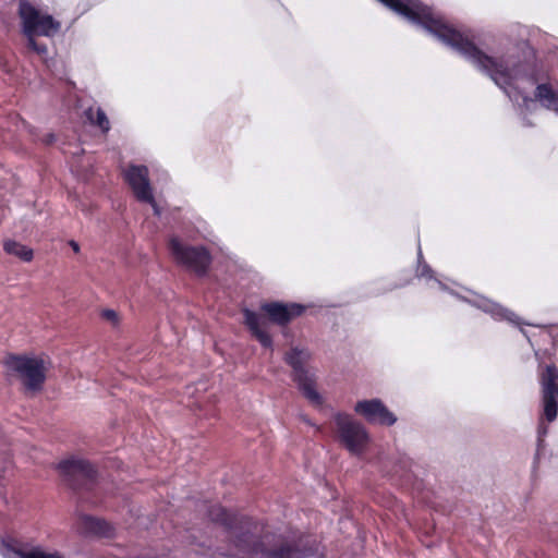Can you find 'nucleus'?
<instances>
[{"instance_id":"1","label":"nucleus","mask_w":558,"mask_h":558,"mask_svg":"<svg viewBox=\"0 0 558 558\" xmlns=\"http://www.w3.org/2000/svg\"><path fill=\"white\" fill-rule=\"evenodd\" d=\"M208 519L219 526L216 551L227 558H254L259 556L265 533L264 527L247 519L230 518L220 507H208Z\"/></svg>"},{"instance_id":"2","label":"nucleus","mask_w":558,"mask_h":558,"mask_svg":"<svg viewBox=\"0 0 558 558\" xmlns=\"http://www.w3.org/2000/svg\"><path fill=\"white\" fill-rule=\"evenodd\" d=\"M4 365L19 380L27 396L43 392L51 368V359L45 352L27 351L7 355Z\"/></svg>"},{"instance_id":"3","label":"nucleus","mask_w":558,"mask_h":558,"mask_svg":"<svg viewBox=\"0 0 558 558\" xmlns=\"http://www.w3.org/2000/svg\"><path fill=\"white\" fill-rule=\"evenodd\" d=\"M19 15L22 20L23 33L27 37V46L38 54L46 52V47L39 46L35 39L36 35L51 36L60 27L51 15H41L31 3L21 1Z\"/></svg>"},{"instance_id":"4","label":"nucleus","mask_w":558,"mask_h":558,"mask_svg":"<svg viewBox=\"0 0 558 558\" xmlns=\"http://www.w3.org/2000/svg\"><path fill=\"white\" fill-rule=\"evenodd\" d=\"M312 354L307 349L293 347L284 354V361L293 369V379L299 389L314 404L320 405L323 398L316 390V379L305 364L311 360Z\"/></svg>"},{"instance_id":"5","label":"nucleus","mask_w":558,"mask_h":558,"mask_svg":"<svg viewBox=\"0 0 558 558\" xmlns=\"http://www.w3.org/2000/svg\"><path fill=\"white\" fill-rule=\"evenodd\" d=\"M337 439L350 453L362 456L369 445L371 438L365 427L348 415L337 414Z\"/></svg>"},{"instance_id":"6","label":"nucleus","mask_w":558,"mask_h":558,"mask_svg":"<svg viewBox=\"0 0 558 558\" xmlns=\"http://www.w3.org/2000/svg\"><path fill=\"white\" fill-rule=\"evenodd\" d=\"M168 245L177 264L187 267L197 275L207 272L211 264V256L204 246L186 245L175 235L170 236Z\"/></svg>"},{"instance_id":"7","label":"nucleus","mask_w":558,"mask_h":558,"mask_svg":"<svg viewBox=\"0 0 558 558\" xmlns=\"http://www.w3.org/2000/svg\"><path fill=\"white\" fill-rule=\"evenodd\" d=\"M259 558H303L305 553L294 543L268 531Z\"/></svg>"},{"instance_id":"8","label":"nucleus","mask_w":558,"mask_h":558,"mask_svg":"<svg viewBox=\"0 0 558 558\" xmlns=\"http://www.w3.org/2000/svg\"><path fill=\"white\" fill-rule=\"evenodd\" d=\"M123 174L135 197L141 202L150 204L158 215L159 209L148 180V169L145 166H130L124 170Z\"/></svg>"},{"instance_id":"9","label":"nucleus","mask_w":558,"mask_h":558,"mask_svg":"<svg viewBox=\"0 0 558 558\" xmlns=\"http://www.w3.org/2000/svg\"><path fill=\"white\" fill-rule=\"evenodd\" d=\"M56 471L64 480L72 482L77 478L94 481L97 476L95 468L84 459L69 457L54 465Z\"/></svg>"},{"instance_id":"10","label":"nucleus","mask_w":558,"mask_h":558,"mask_svg":"<svg viewBox=\"0 0 558 558\" xmlns=\"http://www.w3.org/2000/svg\"><path fill=\"white\" fill-rule=\"evenodd\" d=\"M354 410L357 414L364 416L369 423L391 425L396 417L379 400L359 401Z\"/></svg>"},{"instance_id":"11","label":"nucleus","mask_w":558,"mask_h":558,"mask_svg":"<svg viewBox=\"0 0 558 558\" xmlns=\"http://www.w3.org/2000/svg\"><path fill=\"white\" fill-rule=\"evenodd\" d=\"M76 529L85 535L107 538L116 536V527L110 522L88 514H80L77 517Z\"/></svg>"},{"instance_id":"12","label":"nucleus","mask_w":558,"mask_h":558,"mask_svg":"<svg viewBox=\"0 0 558 558\" xmlns=\"http://www.w3.org/2000/svg\"><path fill=\"white\" fill-rule=\"evenodd\" d=\"M260 310L268 315L270 322L278 325L288 324L293 317L300 316L303 312L301 305H286L279 302L264 303L260 305Z\"/></svg>"},{"instance_id":"13","label":"nucleus","mask_w":558,"mask_h":558,"mask_svg":"<svg viewBox=\"0 0 558 558\" xmlns=\"http://www.w3.org/2000/svg\"><path fill=\"white\" fill-rule=\"evenodd\" d=\"M244 325L248 328L251 335L265 348L272 347L271 336L267 331V320L257 313L243 308Z\"/></svg>"},{"instance_id":"14","label":"nucleus","mask_w":558,"mask_h":558,"mask_svg":"<svg viewBox=\"0 0 558 558\" xmlns=\"http://www.w3.org/2000/svg\"><path fill=\"white\" fill-rule=\"evenodd\" d=\"M4 558H63L58 551H47L40 547L23 549L5 545L2 550Z\"/></svg>"},{"instance_id":"15","label":"nucleus","mask_w":558,"mask_h":558,"mask_svg":"<svg viewBox=\"0 0 558 558\" xmlns=\"http://www.w3.org/2000/svg\"><path fill=\"white\" fill-rule=\"evenodd\" d=\"M3 250L7 254L12 255L26 263L32 262L34 258L33 248L14 240L4 241Z\"/></svg>"},{"instance_id":"16","label":"nucleus","mask_w":558,"mask_h":558,"mask_svg":"<svg viewBox=\"0 0 558 558\" xmlns=\"http://www.w3.org/2000/svg\"><path fill=\"white\" fill-rule=\"evenodd\" d=\"M85 116L90 123L96 124L104 132H107L109 130V120L101 109L97 108L96 110H94L93 108H89L85 111Z\"/></svg>"},{"instance_id":"17","label":"nucleus","mask_w":558,"mask_h":558,"mask_svg":"<svg viewBox=\"0 0 558 558\" xmlns=\"http://www.w3.org/2000/svg\"><path fill=\"white\" fill-rule=\"evenodd\" d=\"M100 317L108 322L111 326L118 327L120 325V316L118 312L111 308H105L100 312Z\"/></svg>"},{"instance_id":"18","label":"nucleus","mask_w":558,"mask_h":558,"mask_svg":"<svg viewBox=\"0 0 558 558\" xmlns=\"http://www.w3.org/2000/svg\"><path fill=\"white\" fill-rule=\"evenodd\" d=\"M498 74H500L501 76H504V73H502L501 71H496V72H493V73H492V77L494 78V81H495L497 84L501 85L502 83H501L500 78L497 76Z\"/></svg>"},{"instance_id":"19","label":"nucleus","mask_w":558,"mask_h":558,"mask_svg":"<svg viewBox=\"0 0 558 558\" xmlns=\"http://www.w3.org/2000/svg\"><path fill=\"white\" fill-rule=\"evenodd\" d=\"M53 141H54V136H53V134H49V135H47V137H46V140H45V142H46L47 144H50V143H52Z\"/></svg>"},{"instance_id":"20","label":"nucleus","mask_w":558,"mask_h":558,"mask_svg":"<svg viewBox=\"0 0 558 558\" xmlns=\"http://www.w3.org/2000/svg\"><path fill=\"white\" fill-rule=\"evenodd\" d=\"M72 247H73V250H74L75 252H77V251H78V245H77L76 243H72Z\"/></svg>"}]
</instances>
